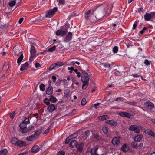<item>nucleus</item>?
Segmentation results:
<instances>
[{
	"mask_svg": "<svg viewBox=\"0 0 155 155\" xmlns=\"http://www.w3.org/2000/svg\"><path fill=\"white\" fill-rule=\"evenodd\" d=\"M113 7V5L111 4L110 7L107 5V7L105 8L100 13L101 18H107L109 15L111 13Z\"/></svg>",
	"mask_w": 155,
	"mask_h": 155,
	"instance_id": "nucleus-1",
	"label": "nucleus"
},
{
	"mask_svg": "<svg viewBox=\"0 0 155 155\" xmlns=\"http://www.w3.org/2000/svg\"><path fill=\"white\" fill-rule=\"evenodd\" d=\"M11 142L12 144L19 147L26 145V143L25 142L21 141L15 137L12 138L11 140Z\"/></svg>",
	"mask_w": 155,
	"mask_h": 155,
	"instance_id": "nucleus-2",
	"label": "nucleus"
},
{
	"mask_svg": "<svg viewBox=\"0 0 155 155\" xmlns=\"http://www.w3.org/2000/svg\"><path fill=\"white\" fill-rule=\"evenodd\" d=\"M144 18L145 21H150L155 22L153 20L155 19V12L150 13L146 12L144 16Z\"/></svg>",
	"mask_w": 155,
	"mask_h": 155,
	"instance_id": "nucleus-3",
	"label": "nucleus"
},
{
	"mask_svg": "<svg viewBox=\"0 0 155 155\" xmlns=\"http://www.w3.org/2000/svg\"><path fill=\"white\" fill-rule=\"evenodd\" d=\"M97 10V8L95 10H86L85 13V18L87 20H90V18L92 15L94 16V14H95V12Z\"/></svg>",
	"mask_w": 155,
	"mask_h": 155,
	"instance_id": "nucleus-4",
	"label": "nucleus"
},
{
	"mask_svg": "<svg viewBox=\"0 0 155 155\" xmlns=\"http://www.w3.org/2000/svg\"><path fill=\"white\" fill-rule=\"evenodd\" d=\"M30 53H31V57L29 60L31 61H32L34 58H35L36 57V51L35 49V47L33 45H31V49H30Z\"/></svg>",
	"mask_w": 155,
	"mask_h": 155,
	"instance_id": "nucleus-5",
	"label": "nucleus"
},
{
	"mask_svg": "<svg viewBox=\"0 0 155 155\" xmlns=\"http://www.w3.org/2000/svg\"><path fill=\"white\" fill-rule=\"evenodd\" d=\"M81 80L82 82H87L89 81L90 77L88 74L85 71H81Z\"/></svg>",
	"mask_w": 155,
	"mask_h": 155,
	"instance_id": "nucleus-6",
	"label": "nucleus"
},
{
	"mask_svg": "<svg viewBox=\"0 0 155 155\" xmlns=\"http://www.w3.org/2000/svg\"><path fill=\"white\" fill-rule=\"evenodd\" d=\"M67 29L65 28L64 29L61 28V30H58L56 32V35L58 36H61L63 37L67 33Z\"/></svg>",
	"mask_w": 155,
	"mask_h": 155,
	"instance_id": "nucleus-7",
	"label": "nucleus"
},
{
	"mask_svg": "<svg viewBox=\"0 0 155 155\" xmlns=\"http://www.w3.org/2000/svg\"><path fill=\"white\" fill-rule=\"evenodd\" d=\"M64 64V63L62 62H58L52 64L49 67V70H52L54 69H56L60 67L63 66Z\"/></svg>",
	"mask_w": 155,
	"mask_h": 155,
	"instance_id": "nucleus-8",
	"label": "nucleus"
},
{
	"mask_svg": "<svg viewBox=\"0 0 155 155\" xmlns=\"http://www.w3.org/2000/svg\"><path fill=\"white\" fill-rule=\"evenodd\" d=\"M72 37V33L69 32L65 37L63 38V41L64 42L68 43L71 41Z\"/></svg>",
	"mask_w": 155,
	"mask_h": 155,
	"instance_id": "nucleus-9",
	"label": "nucleus"
},
{
	"mask_svg": "<svg viewBox=\"0 0 155 155\" xmlns=\"http://www.w3.org/2000/svg\"><path fill=\"white\" fill-rule=\"evenodd\" d=\"M57 10L58 8L57 7H54L53 9L49 10L48 12L46 13L45 17L49 18L51 17L54 15Z\"/></svg>",
	"mask_w": 155,
	"mask_h": 155,
	"instance_id": "nucleus-10",
	"label": "nucleus"
},
{
	"mask_svg": "<svg viewBox=\"0 0 155 155\" xmlns=\"http://www.w3.org/2000/svg\"><path fill=\"white\" fill-rule=\"evenodd\" d=\"M129 130L134 131L135 133H139L140 130L139 127L137 125L134 124L131 125L128 128Z\"/></svg>",
	"mask_w": 155,
	"mask_h": 155,
	"instance_id": "nucleus-11",
	"label": "nucleus"
},
{
	"mask_svg": "<svg viewBox=\"0 0 155 155\" xmlns=\"http://www.w3.org/2000/svg\"><path fill=\"white\" fill-rule=\"evenodd\" d=\"M19 127L21 129V131L23 133H25L28 132V130L26 124L22 122L20 125Z\"/></svg>",
	"mask_w": 155,
	"mask_h": 155,
	"instance_id": "nucleus-12",
	"label": "nucleus"
},
{
	"mask_svg": "<svg viewBox=\"0 0 155 155\" xmlns=\"http://www.w3.org/2000/svg\"><path fill=\"white\" fill-rule=\"evenodd\" d=\"M144 105L147 108L150 110L153 109L154 107L153 103L150 101H148L145 102L144 103Z\"/></svg>",
	"mask_w": 155,
	"mask_h": 155,
	"instance_id": "nucleus-13",
	"label": "nucleus"
},
{
	"mask_svg": "<svg viewBox=\"0 0 155 155\" xmlns=\"http://www.w3.org/2000/svg\"><path fill=\"white\" fill-rule=\"evenodd\" d=\"M120 137H115L113 138L112 140V143L113 145L117 146L120 143Z\"/></svg>",
	"mask_w": 155,
	"mask_h": 155,
	"instance_id": "nucleus-14",
	"label": "nucleus"
},
{
	"mask_svg": "<svg viewBox=\"0 0 155 155\" xmlns=\"http://www.w3.org/2000/svg\"><path fill=\"white\" fill-rule=\"evenodd\" d=\"M119 115L122 117H126L129 119L131 118V114L126 112H121L119 114Z\"/></svg>",
	"mask_w": 155,
	"mask_h": 155,
	"instance_id": "nucleus-15",
	"label": "nucleus"
},
{
	"mask_svg": "<svg viewBox=\"0 0 155 155\" xmlns=\"http://www.w3.org/2000/svg\"><path fill=\"white\" fill-rule=\"evenodd\" d=\"M50 82V86L46 89V94L48 95H51L52 93L53 92V88L51 87V81H49V82Z\"/></svg>",
	"mask_w": 155,
	"mask_h": 155,
	"instance_id": "nucleus-16",
	"label": "nucleus"
},
{
	"mask_svg": "<svg viewBox=\"0 0 155 155\" xmlns=\"http://www.w3.org/2000/svg\"><path fill=\"white\" fill-rule=\"evenodd\" d=\"M29 64L28 62H26L25 63L22 64L20 68L21 71H23L26 70L28 68Z\"/></svg>",
	"mask_w": 155,
	"mask_h": 155,
	"instance_id": "nucleus-17",
	"label": "nucleus"
},
{
	"mask_svg": "<svg viewBox=\"0 0 155 155\" xmlns=\"http://www.w3.org/2000/svg\"><path fill=\"white\" fill-rule=\"evenodd\" d=\"M39 151V148L37 145H35L31 149V151L32 153H36Z\"/></svg>",
	"mask_w": 155,
	"mask_h": 155,
	"instance_id": "nucleus-18",
	"label": "nucleus"
},
{
	"mask_svg": "<svg viewBox=\"0 0 155 155\" xmlns=\"http://www.w3.org/2000/svg\"><path fill=\"white\" fill-rule=\"evenodd\" d=\"M106 123L109 124L111 126H116L117 125V122L113 120H108L105 121Z\"/></svg>",
	"mask_w": 155,
	"mask_h": 155,
	"instance_id": "nucleus-19",
	"label": "nucleus"
},
{
	"mask_svg": "<svg viewBox=\"0 0 155 155\" xmlns=\"http://www.w3.org/2000/svg\"><path fill=\"white\" fill-rule=\"evenodd\" d=\"M48 109L49 112L52 113L55 110V107L54 105L51 104L48 106Z\"/></svg>",
	"mask_w": 155,
	"mask_h": 155,
	"instance_id": "nucleus-20",
	"label": "nucleus"
},
{
	"mask_svg": "<svg viewBox=\"0 0 155 155\" xmlns=\"http://www.w3.org/2000/svg\"><path fill=\"white\" fill-rule=\"evenodd\" d=\"M14 54L15 55L18 56L21 52L19 50L18 48L15 46L13 49Z\"/></svg>",
	"mask_w": 155,
	"mask_h": 155,
	"instance_id": "nucleus-21",
	"label": "nucleus"
},
{
	"mask_svg": "<svg viewBox=\"0 0 155 155\" xmlns=\"http://www.w3.org/2000/svg\"><path fill=\"white\" fill-rule=\"evenodd\" d=\"M146 134L152 137H154L155 136V134L154 131L150 129H147L146 132Z\"/></svg>",
	"mask_w": 155,
	"mask_h": 155,
	"instance_id": "nucleus-22",
	"label": "nucleus"
},
{
	"mask_svg": "<svg viewBox=\"0 0 155 155\" xmlns=\"http://www.w3.org/2000/svg\"><path fill=\"white\" fill-rule=\"evenodd\" d=\"M50 98L48 100L49 101L53 103H55L57 101V99L54 96L51 95L50 96Z\"/></svg>",
	"mask_w": 155,
	"mask_h": 155,
	"instance_id": "nucleus-23",
	"label": "nucleus"
},
{
	"mask_svg": "<svg viewBox=\"0 0 155 155\" xmlns=\"http://www.w3.org/2000/svg\"><path fill=\"white\" fill-rule=\"evenodd\" d=\"M143 137V136L142 135H137L135 136L134 139V141H139L141 140Z\"/></svg>",
	"mask_w": 155,
	"mask_h": 155,
	"instance_id": "nucleus-24",
	"label": "nucleus"
},
{
	"mask_svg": "<svg viewBox=\"0 0 155 155\" xmlns=\"http://www.w3.org/2000/svg\"><path fill=\"white\" fill-rule=\"evenodd\" d=\"M78 144V143L75 140L72 141L70 144V146L71 147H76Z\"/></svg>",
	"mask_w": 155,
	"mask_h": 155,
	"instance_id": "nucleus-25",
	"label": "nucleus"
},
{
	"mask_svg": "<svg viewBox=\"0 0 155 155\" xmlns=\"http://www.w3.org/2000/svg\"><path fill=\"white\" fill-rule=\"evenodd\" d=\"M77 149L80 151H82L83 150V144L82 143H80L78 144H77L76 147Z\"/></svg>",
	"mask_w": 155,
	"mask_h": 155,
	"instance_id": "nucleus-26",
	"label": "nucleus"
},
{
	"mask_svg": "<svg viewBox=\"0 0 155 155\" xmlns=\"http://www.w3.org/2000/svg\"><path fill=\"white\" fill-rule=\"evenodd\" d=\"M42 130L39 129L35 132L34 134L33 135H35V137L36 138V137H38L41 133Z\"/></svg>",
	"mask_w": 155,
	"mask_h": 155,
	"instance_id": "nucleus-27",
	"label": "nucleus"
},
{
	"mask_svg": "<svg viewBox=\"0 0 155 155\" xmlns=\"http://www.w3.org/2000/svg\"><path fill=\"white\" fill-rule=\"evenodd\" d=\"M121 150L124 152H127L128 150L127 147V145L126 144H124L121 148Z\"/></svg>",
	"mask_w": 155,
	"mask_h": 155,
	"instance_id": "nucleus-28",
	"label": "nucleus"
},
{
	"mask_svg": "<svg viewBox=\"0 0 155 155\" xmlns=\"http://www.w3.org/2000/svg\"><path fill=\"white\" fill-rule=\"evenodd\" d=\"M23 54H21L20 57L18 58L17 60V63L18 64V65H20L21 62L23 59Z\"/></svg>",
	"mask_w": 155,
	"mask_h": 155,
	"instance_id": "nucleus-29",
	"label": "nucleus"
},
{
	"mask_svg": "<svg viewBox=\"0 0 155 155\" xmlns=\"http://www.w3.org/2000/svg\"><path fill=\"white\" fill-rule=\"evenodd\" d=\"M35 138V135H32L31 136H30L29 137H27L26 138V140L27 141H32Z\"/></svg>",
	"mask_w": 155,
	"mask_h": 155,
	"instance_id": "nucleus-30",
	"label": "nucleus"
},
{
	"mask_svg": "<svg viewBox=\"0 0 155 155\" xmlns=\"http://www.w3.org/2000/svg\"><path fill=\"white\" fill-rule=\"evenodd\" d=\"M109 118V116L107 115H103L102 116H100L99 117V119L101 120H106L107 119Z\"/></svg>",
	"mask_w": 155,
	"mask_h": 155,
	"instance_id": "nucleus-31",
	"label": "nucleus"
},
{
	"mask_svg": "<svg viewBox=\"0 0 155 155\" xmlns=\"http://www.w3.org/2000/svg\"><path fill=\"white\" fill-rule=\"evenodd\" d=\"M98 148L95 147L91 149V155H94L96 154V153L98 150Z\"/></svg>",
	"mask_w": 155,
	"mask_h": 155,
	"instance_id": "nucleus-32",
	"label": "nucleus"
},
{
	"mask_svg": "<svg viewBox=\"0 0 155 155\" xmlns=\"http://www.w3.org/2000/svg\"><path fill=\"white\" fill-rule=\"evenodd\" d=\"M70 91L68 89H66L64 90V96L65 97H67L70 94Z\"/></svg>",
	"mask_w": 155,
	"mask_h": 155,
	"instance_id": "nucleus-33",
	"label": "nucleus"
},
{
	"mask_svg": "<svg viewBox=\"0 0 155 155\" xmlns=\"http://www.w3.org/2000/svg\"><path fill=\"white\" fill-rule=\"evenodd\" d=\"M85 81L82 82L83 84L82 85V88L83 89H85L89 84V81H87V82Z\"/></svg>",
	"mask_w": 155,
	"mask_h": 155,
	"instance_id": "nucleus-34",
	"label": "nucleus"
},
{
	"mask_svg": "<svg viewBox=\"0 0 155 155\" xmlns=\"http://www.w3.org/2000/svg\"><path fill=\"white\" fill-rule=\"evenodd\" d=\"M8 151L6 149H4L1 150L0 152V155H6Z\"/></svg>",
	"mask_w": 155,
	"mask_h": 155,
	"instance_id": "nucleus-35",
	"label": "nucleus"
},
{
	"mask_svg": "<svg viewBox=\"0 0 155 155\" xmlns=\"http://www.w3.org/2000/svg\"><path fill=\"white\" fill-rule=\"evenodd\" d=\"M102 130L103 132L106 134H107L108 132L107 128L106 127H103L102 128Z\"/></svg>",
	"mask_w": 155,
	"mask_h": 155,
	"instance_id": "nucleus-36",
	"label": "nucleus"
},
{
	"mask_svg": "<svg viewBox=\"0 0 155 155\" xmlns=\"http://www.w3.org/2000/svg\"><path fill=\"white\" fill-rule=\"evenodd\" d=\"M57 2H58V5H59L63 6L65 3V0H57Z\"/></svg>",
	"mask_w": 155,
	"mask_h": 155,
	"instance_id": "nucleus-37",
	"label": "nucleus"
},
{
	"mask_svg": "<svg viewBox=\"0 0 155 155\" xmlns=\"http://www.w3.org/2000/svg\"><path fill=\"white\" fill-rule=\"evenodd\" d=\"M16 4L15 0H14V1H11L9 3V5L10 7H13Z\"/></svg>",
	"mask_w": 155,
	"mask_h": 155,
	"instance_id": "nucleus-38",
	"label": "nucleus"
},
{
	"mask_svg": "<svg viewBox=\"0 0 155 155\" xmlns=\"http://www.w3.org/2000/svg\"><path fill=\"white\" fill-rule=\"evenodd\" d=\"M78 136V134L76 133H74L70 135L69 137H70V138H71V140L76 138Z\"/></svg>",
	"mask_w": 155,
	"mask_h": 155,
	"instance_id": "nucleus-39",
	"label": "nucleus"
},
{
	"mask_svg": "<svg viewBox=\"0 0 155 155\" xmlns=\"http://www.w3.org/2000/svg\"><path fill=\"white\" fill-rule=\"evenodd\" d=\"M56 46L54 45L51 48H50L48 49V51L50 52H53L56 49Z\"/></svg>",
	"mask_w": 155,
	"mask_h": 155,
	"instance_id": "nucleus-40",
	"label": "nucleus"
},
{
	"mask_svg": "<svg viewBox=\"0 0 155 155\" xmlns=\"http://www.w3.org/2000/svg\"><path fill=\"white\" fill-rule=\"evenodd\" d=\"M40 90L43 91L45 90V85L43 84H42L39 85Z\"/></svg>",
	"mask_w": 155,
	"mask_h": 155,
	"instance_id": "nucleus-41",
	"label": "nucleus"
},
{
	"mask_svg": "<svg viewBox=\"0 0 155 155\" xmlns=\"http://www.w3.org/2000/svg\"><path fill=\"white\" fill-rule=\"evenodd\" d=\"M102 65L106 68H107L109 69L110 68V65L109 64L103 63L102 64Z\"/></svg>",
	"mask_w": 155,
	"mask_h": 155,
	"instance_id": "nucleus-42",
	"label": "nucleus"
},
{
	"mask_svg": "<svg viewBox=\"0 0 155 155\" xmlns=\"http://www.w3.org/2000/svg\"><path fill=\"white\" fill-rule=\"evenodd\" d=\"M131 145L132 147L134 148H136L137 147V144L134 142H132Z\"/></svg>",
	"mask_w": 155,
	"mask_h": 155,
	"instance_id": "nucleus-43",
	"label": "nucleus"
},
{
	"mask_svg": "<svg viewBox=\"0 0 155 155\" xmlns=\"http://www.w3.org/2000/svg\"><path fill=\"white\" fill-rule=\"evenodd\" d=\"M93 136L94 138L97 140H100V137L99 135L97 134H94Z\"/></svg>",
	"mask_w": 155,
	"mask_h": 155,
	"instance_id": "nucleus-44",
	"label": "nucleus"
},
{
	"mask_svg": "<svg viewBox=\"0 0 155 155\" xmlns=\"http://www.w3.org/2000/svg\"><path fill=\"white\" fill-rule=\"evenodd\" d=\"M22 122L26 124H28L30 123V120L29 118H25Z\"/></svg>",
	"mask_w": 155,
	"mask_h": 155,
	"instance_id": "nucleus-45",
	"label": "nucleus"
},
{
	"mask_svg": "<svg viewBox=\"0 0 155 155\" xmlns=\"http://www.w3.org/2000/svg\"><path fill=\"white\" fill-rule=\"evenodd\" d=\"M78 70L77 69H75L74 70L75 72L77 74V76L78 78H80L81 76V73L80 72H78Z\"/></svg>",
	"mask_w": 155,
	"mask_h": 155,
	"instance_id": "nucleus-46",
	"label": "nucleus"
},
{
	"mask_svg": "<svg viewBox=\"0 0 155 155\" xmlns=\"http://www.w3.org/2000/svg\"><path fill=\"white\" fill-rule=\"evenodd\" d=\"M15 114V111L12 112L10 114L9 117L12 119H13Z\"/></svg>",
	"mask_w": 155,
	"mask_h": 155,
	"instance_id": "nucleus-47",
	"label": "nucleus"
},
{
	"mask_svg": "<svg viewBox=\"0 0 155 155\" xmlns=\"http://www.w3.org/2000/svg\"><path fill=\"white\" fill-rule=\"evenodd\" d=\"M138 22L137 21H135V23L133 25V27L132 28L133 29L135 30L136 29V27H137L138 25Z\"/></svg>",
	"mask_w": 155,
	"mask_h": 155,
	"instance_id": "nucleus-48",
	"label": "nucleus"
},
{
	"mask_svg": "<svg viewBox=\"0 0 155 155\" xmlns=\"http://www.w3.org/2000/svg\"><path fill=\"white\" fill-rule=\"evenodd\" d=\"M118 47L117 46H115L113 48V51L114 53H116L118 51Z\"/></svg>",
	"mask_w": 155,
	"mask_h": 155,
	"instance_id": "nucleus-49",
	"label": "nucleus"
},
{
	"mask_svg": "<svg viewBox=\"0 0 155 155\" xmlns=\"http://www.w3.org/2000/svg\"><path fill=\"white\" fill-rule=\"evenodd\" d=\"M86 102H87L86 99L85 98H83L82 100L81 101V104L83 106L84 105L86 104Z\"/></svg>",
	"mask_w": 155,
	"mask_h": 155,
	"instance_id": "nucleus-50",
	"label": "nucleus"
},
{
	"mask_svg": "<svg viewBox=\"0 0 155 155\" xmlns=\"http://www.w3.org/2000/svg\"><path fill=\"white\" fill-rule=\"evenodd\" d=\"M71 138H70V137H69L68 136L66 138L64 142L65 144H67L69 142V140H71Z\"/></svg>",
	"mask_w": 155,
	"mask_h": 155,
	"instance_id": "nucleus-51",
	"label": "nucleus"
},
{
	"mask_svg": "<svg viewBox=\"0 0 155 155\" xmlns=\"http://www.w3.org/2000/svg\"><path fill=\"white\" fill-rule=\"evenodd\" d=\"M65 152L63 150L60 151L58 152L57 155H65Z\"/></svg>",
	"mask_w": 155,
	"mask_h": 155,
	"instance_id": "nucleus-52",
	"label": "nucleus"
},
{
	"mask_svg": "<svg viewBox=\"0 0 155 155\" xmlns=\"http://www.w3.org/2000/svg\"><path fill=\"white\" fill-rule=\"evenodd\" d=\"M144 63L146 65L149 66L150 65V62L147 59H146L145 60Z\"/></svg>",
	"mask_w": 155,
	"mask_h": 155,
	"instance_id": "nucleus-53",
	"label": "nucleus"
},
{
	"mask_svg": "<svg viewBox=\"0 0 155 155\" xmlns=\"http://www.w3.org/2000/svg\"><path fill=\"white\" fill-rule=\"evenodd\" d=\"M8 65L5 64L3 67V69L5 71H6L8 69Z\"/></svg>",
	"mask_w": 155,
	"mask_h": 155,
	"instance_id": "nucleus-54",
	"label": "nucleus"
},
{
	"mask_svg": "<svg viewBox=\"0 0 155 155\" xmlns=\"http://www.w3.org/2000/svg\"><path fill=\"white\" fill-rule=\"evenodd\" d=\"M124 99L120 97L117 98L116 99L115 101H124Z\"/></svg>",
	"mask_w": 155,
	"mask_h": 155,
	"instance_id": "nucleus-55",
	"label": "nucleus"
},
{
	"mask_svg": "<svg viewBox=\"0 0 155 155\" xmlns=\"http://www.w3.org/2000/svg\"><path fill=\"white\" fill-rule=\"evenodd\" d=\"M34 126L32 125L29 126L28 127V128H27L28 129V131H31V130H32L34 129Z\"/></svg>",
	"mask_w": 155,
	"mask_h": 155,
	"instance_id": "nucleus-56",
	"label": "nucleus"
},
{
	"mask_svg": "<svg viewBox=\"0 0 155 155\" xmlns=\"http://www.w3.org/2000/svg\"><path fill=\"white\" fill-rule=\"evenodd\" d=\"M127 103L133 106H135L136 104V103L134 102H128Z\"/></svg>",
	"mask_w": 155,
	"mask_h": 155,
	"instance_id": "nucleus-57",
	"label": "nucleus"
},
{
	"mask_svg": "<svg viewBox=\"0 0 155 155\" xmlns=\"http://www.w3.org/2000/svg\"><path fill=\"white\" fill-rule=\"evenodd\" d=\"M85 135L86 137L90 135V132L89 130H86L85 132Z\"/></svg>",
	"mask_w": 155,
	"mask_h": 155,
	"instance_id": "nucleus-58",
	"label": "nucleus"
},
{
	"mask_svg": "<svg viewBox=\"0 0 155 155\" xmlns=\"http://www.w3.org/2000/svg\"><path fill=\"white\" fill-rule=\"evenodd\" d=\"M143 8L142 7L139 8L138 10V12L140 13L141 12H143Z\"/></svg>",
	"mask_w": 155,
	"mask_h": 155,
	"instance_id": "nucleus-59",
	"label": "nucleus"
},
{
	"mask_svg": "<svg viewBox=\"0 0 155 155\" xmlns=\"http://www.w3.org/2000/svg\"><path fill=\"white\" fill-rule=\"evenodd\" d=\"M24 19L23 18H20L18 21V23L20 24L21 23L23 22Z\"/></svg>",
	"mask_w": 155,
	"mask_h": 155,
	"instance_id": "nucleus-60",
	"label": "nucleus"
},
{
	"mask_svg": "<svg viewBox=\"0 0 155 155\" xmlns=\"http://www.w3.org/2000/svg\"><path fill=\"white\" fill-rule=\"evenodd\" d=\"M132 76L134 78H137L139 77V75L137 74H134Z\"/></svg>",
	"mask_w": 155,
	"mask_h": 155,
	"instance_id": "nucleus-61",
	"label": "nucleus"
},
{
	"mask_svg": "<svg viewBox=\"0 0 155 155\" xmlns=\"http://www.w3.org/2000/svg\"><path fill=\"white\" fill-rule=\"evenodd\" d=\"M68 70H71V71H73L74 70V68L73 67H68Z\"/></svg>",
	"mask_w": 155,
	"mask_h": 155,
	"instance_id": "nucleus-62",
	"label": "nucleus"
},
{
	"mask_svg": "<svg viewBox=\"0 0 155 155\" xmlns=\"http://www.w3.org/2000/svg\"><path fill=\"white\" fill-rule=\"evenodd\" d=\"M52 79L53 80V81L54 82H55V80H56V77L54 76H53L52 77Z\"/></svg>",
	"mask_w": 155,
	"mask_h": 155,
	"instance_id": "nucleus-63",
	"label": "nucleus"
},
{
	"mask_svg": "<svg viewBox=\"0 0 155 155\" xmlns=\"http://www.w3.org/2000/svg\"><path fill=\"white\" fill-rule=\"evenodd\" d=\"M35 66L36 68H38L40 66V65L39 63H36L35 64Z\"/></svg>",
	"mask_w": 155,
	"mask_h": 155,
	"instance_id": "nucleus-64",
	"label": "nucleus"
}]
</instances>
